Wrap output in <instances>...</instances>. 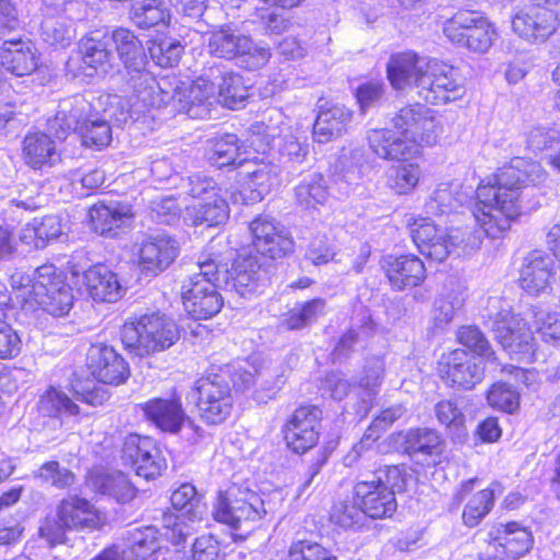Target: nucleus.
<instances>
[{"label": "nucleus", "instance_id": "f704fd0d", "mask_svg": "<svg viewBox=\"0 0 560 560\" xmlns=\"http://www.w3.org/2000/svg\"><path fill=\"white\" fill-rule=\"evenodd\" d=\"M57 516L69 530L96 529L104 520L100 512L88 500L78 495H69L57 505Z\"/></svg>", "mask_w": 560, "mask_h": 560}, {"label": "nucleus", "instance_id": "c03bdc74", "mask_svg": "<svg viewBox=\"0 0 560 560\" xmlns=\"http://www.w3.org/2000/svg\"><path fill=\"white\" fill-rule=\"evenodd\" d=\"M159 549L158 530L149 526L131 530L121 553L124 560H153Z\"/></svg>", "mask_w": 560, "mask_h": 560}, {"label": "nucleus", "instance_id": "412c9836", "mask_svg": "<svg viewBox=\"0 0 560 560\" xmlns=\"http://www.w3.org/2000/svg\"><path fill=\"white\" fill-rule=\"evenodd\" d=\"M322 411L314 406L298 408L284 428V440L295 453H305L318 441Z\"/></svg>", "mask_w": 560, "mask_h": 560}, {"label": "nucleus", "instance_id": "473e14b6", "mask_svg": "<svg viewBox=\"0 0 560 560\" xmlns=\"http://www.w3.org/2000/svg\"><path fill=\"white\" fill-rule=\"evenodd\" d=\"M83 285L88 294L96 302L113 303L126 293L118 276L106 265L97 264L83 273Z\"/></svg>", "mask_w": 560, "mask_h": 560}, {"label": "nucleus", "instance_id": "a878e982", "mask_svg": "<svg viewBox=\"0 0 560 560\" xmlns=\"http://www.w3.org/2000/svg\"><path fill=\"white\" fill-rule=\"evenodd\" d=\"M366 140L370 150L383 160L407 161L420 155L419 145L415 141H406L398 131L388 128L369 130Z\"/></svg>", "mask_w": 560, "mask_h": 560}, {"label": "nucleus", "instance_id": "052dcab7", "mask_svg": "<svg viewBox=\"0 0 560 560\" xmlns=\"http://www.w3.org/2000/svg\"><path fill=\"white\" fill-rule=\"evenodd\" d=\"M365 516V512L360 504H357L354 497L351 501L345 500L335 504L330 515L332 522L346 528L361 525Z\"/></svg>", "mask_w": 560, "mask_h": 560}, {"label": "nucleus", "instance_id": "c756f323", "mask_svg": "<svg viewBox=\"0 0 560 560\" xmlns=\"http://www.w3.org/2000/svg\"><path fill=\"white\" fill-rule=\"evenodd\" d=\"M178 255L175 240L161 235L142 242L139 249V267L148 276H156L164 271Z\"/></svg>", "mask_w": 560, "mask_h": 560}, {"label": "nucleus", "instance_id": "bb28decb", "mask_svg": "<svg viewBox=\"0 0 560 560\" xmlns=\"http://www.w3.org/2000/svg\"><path fill=\"white\" fill-rule=\"evenodd\" d=\"M381 266L390 285L396 290L418 287L425 279L423 261L412 254L385 256L381 260Z\"/></svg>", "mask_w": 560, "mask_h": 560}, {"label": "nucleus", "instance_id": "a18cd8bd", "mask_svg": "<svg viewBox=\"0 0 560 560\" xmlns=\"http://www.w3.org/2000/svg\"><path fill=\"white\" fill-rule=\"evenodd\" d=\"M214 75L218 86V103L231 109H237L244 106L248 97V90L243 78L233 71H219Z\"/></svg>", "mask_w": 560, "mask_h": 560}, {"label": "nucleus", "instance_id": "1a4fd4ad", "mask_svg": "<svg viewBox=\"0 0 560 560\" xmlns=\"http://www.w3.org/2000/svg\"><path fill=\"white\" fill-rule=\"evenodd\" d=\"M188 194L197 203L186 207L184 220L191 225L217 226L223 224L230 214L221 188L209 177L194 175L188 178Z\"/></svg>", "mask_w": 560, "mask_h": 560}, {"label": "nucleus", "instance_id": "c9c22d12", "mask_svg": "<svg viewBox=\"0 0 560 560\" xmlns=\"http://www.w3.org/2000/svg\"><path fill=\"white\" fill-rule=\"evenodd\" d=\"M0 58L4 69L16 77L33 73L39 62L37 49L28 39L5 40Z\"/></svg>", "mask_w": 560, "mask_h": 560}, {"label": "nucleus", "instance_id": "e2e57ef3", "mask_svg": "<svg viewBox=\"0 0 560 560\" xmlns=\"http://www.w3.org/2000/svg\"><path fill=\"white\" fill-rule=\"evenodd\" d=\"M82 142L86 147L103 149L112 141V128L104 119L90 120L88 125L81 127Z\"/></svg>", "mask_w": 560, "mask_h": 560}, {"label": "nucleus", "instance_id": "5701e85b", "mask_svg": "<svg viewBox=\"0 0 560 560\" xmlns=\"http://www.w3.org/2000/svg\"><path fill=\"white\" fill-rule=\"evenodd\" d=\"M387 488L381 480L372 478L358 481L353 486L352 493L357 504L362 506L366 516L386 518L390 517L397 509L396 497Z\"/></svg>", "mask_w": 560, "mask_h": 560}, {"label": "nucleus", "instance_id": "49530a36", "mask_svg": "<svg viewBox=\"0 0 560 560\" xmlns=\"http://www.w3.org/2000/svg\"><path fill=\"white\" fill-rule=\"evenodd\" d=\"M171 19V10L163 0H136L132 3L131 20L141 28L168 26Z\"/></svg>", "mask_w": 560, "mask_h": 560}, {"label": "nucleus", "instance_id": "f03ea898", "mask_svg": "<svg viewBox=\"0 0 560 560\" xmlns=\"http://www.w3.org/2000/svg\"><path fill=\"white\" fill-rule=\"evenodd\" d=\"M109 37L110 44L116 45L129 75L128 83L133 90L128 101L116 95L110 97V115L119 122L127 124L129 119L135 122L141 113L159 106L163 97L155 78L145 71L147 57L138 37L127 28H118Z\"/></svg>", "mask_w": 560, "mask_h": 560}, {"label": "nucleus", "instance_id": "9b49d317", "mask_svg": "<svg viewBox=\"0 0 560 560\" xmlns=\"http://www.w3.org/2000/svg\"><path fill=\"white\" fill-rule=\"evenodd\" d=\"M109 46L110 37L105 32L95 31L81 38L79 50L66 63L67 72L73 78H92L107 73L114 59Z\"/></svg>", "mask_w": 560, "mask_h": 560}, {"label": "nucleus", "instance_id": "9d476101", "mask_svg": "<svg viewBox=\"0 0 560 560\" xmlns=\"http://www.w3.org/2000/svg\"><path fill=\"white\" fill-rule=\"evenodd\" d=\"M265 514L262 499L256 492L235 485L219 492L212 510L217 522L235 529L261 520Z\"/></svg>", "mask_w": 560, "mask_h": 560}, {"label": "nucleus", "instance_id": "0eeeda50", "mask_svg": "<svg viewBox=\"0 0 560 560\" xmlns=\"http://www.w3.org/2000/svg\"><path fill=\"white\" fill-rule=\"evenodd\" d=\"M411 236L419 252L435 261H444L454 248L475 249L481 244L480 235L470 229L439 228L427 218L415 219Z\"/></svg>", "mask_w": 560, "mask_h": 560}, {"label": "nucleus", "instance_id": "a211bd4d", "mask_svg": "<svg viewBox=\"0 0 560 560\" xmlns=\"http://www.w3.org/2000/svg\"><path fill=\"white\" fill-rule=\"evenodd\" d=\"M481 359L464 349H455L442 355L439 373L446 385L458 389H471L483 378Z\"/></svg>", "mask_w": 560, "mask_h": 560}, {"label": "nucleus", "instance_id": "4468645a", "mask_svg": "<svg viewBox=\"0 0 560 560\" xmlns=\"http://www.w3.org/2000/svg\"><path fill=\"white\" fill-rule=\"evenodd\" d=\"M175 512L163 516V525L172 532L175 544L183 541L191 533V526L202 521L206 505L191 483L180 485L171 497Z\"/></svg>", "mask_w": 560, "mask_h": 560}, {"label": "nucleus", "instance_id": "37998d69", "mask_svg": "<svg viewBox=\"0 0 560 560\" xmlns=\"http://www.w3.org/2000/svg\"><path fill=\"white\" fill-rule=\"evenodd\" d=\"M404 408L400 405H396L384 409L378 416H376L372 424L365 431L363 438L359 443L353 445L352 450L345 456L343 462L346 466H352L362 456L363 452L368 451L372 443L380 438V432L386 430L404 413Z\"/></svg>", "mask_w": 560, "mask_h": 560}, {"label": "nucleus", "instance_id": "5fc2aeb1", "mask_svg": "<svg viewBox=\"0 0 560 560\" xmlns=\"http://www.w3.org/2000/svg\"><path fill=\"white\" fill-rule=\"evenodd\" d=\"M535 330L546 342L560 345V315L551 313L541 306L530 310Z\"/></svg>", "mask_w": 560, "mask_h": 560}, {"label": "nucleus", "instance_id": "f8f14e48", "mask_svg": "<svg viewBox=\"0 0 560 560\" xmlns=\"http://www.w3.org/2000/svg\"><path fill=\"white\" fill-rule=\"evenodd\" d=\"M209 52L218 58H241L249 70L265 66L270 52L267 48L258 47L252 39L231 26H223L211 32L208 38Z\"/></svg>", "mask_w": 560, "mask_h": 560}, {"label": "nucleus", "instance_id": "58836bf2", "mask_svg": "<svg viewBox=\"0 0 560 560\" xmlns=\"http://www.w3.org/2000/svg\"><path fill=\"white\" fill-rule=\"evenodd\" d=\"M141 409L149 421L168 433H177L186 419L177 399L154 398L144 402Z\"/></svg>", "mask_w": 560, "mask_h": 560}, {"label": "nucleus", "instance_id": "7ed1b4c3", "mask_svg": "<svg viewBox=\"0 0 560 560\" xmlns=\"http://www.w3.org/2000/svg\"><path fill=\"white\" fill-rule=\"evenodd\" d=\"M212 368L209 375L197 382L198 402L200 417L210 424L222 423L231 413L233 396L230 380L233 386L245 390L255 384L256 376L266 381L271 375L270 368L258 370L248 361H236L223 366Z\"/></svg>", "mask_w": 560, "mask_h": 560}, {"label": "nucleus", "instance_id": "f3484780", "mask_svg": "<svg viewBox=\"0 0 560 560\" xmlns=\"http://www.w3.org/2000/svg\"><path fill=\"white\" fill-rule=\"evenodd\" d=\"M394 127L406 141L422 145H432L438 141L439 122L429 107L415 104L401 108L393 118Z\"/></svg>", "mask_w": 560, "mask_h": 560}, {"label": "nucleus", "instance_id": "ddd939ff", "mask_svg": "<svg viewBox=\"0 0 560 560\" xmlns=\"http://www.w3.org/2000/svg\"><path fill=\"white\" fill-rule=\"evenodd\" d=\"M280 138L278 148L282 158H287L291 162H302L306 155V145L301 143L289 127L283 125L282 115L275 112L269 116V122L257 121L249 128V138L246 140L248 147L257 153H265L271 141Z\"/></svg>", "mask_w": 560, "mask_h": 560}, {"label": "nucleus", "instance_id": "c85d7f7f", "mask_svg": "<svg viewBox=\"0 0 560 560\" xmlns=\"http://www.w3.org/2000/svg\"><path fill=\"white\" fill-rule=\"evenodd\" d=\"M221 282L230 284L241 296L258 292L265 284V271L256 257L248 256L237 258L228 270L225 266H220Z\"/></svg>", "mask_w": 560, "mask_h": 560}, {"label": "nucleus", "instance_id": "680f3d73", "mask_svg": "<svg viewBox=\"0 0 560 560\" xmlns=\"http://www.w3.org/2000/svg\"><path fill=\"white\" fill-rule=\"evenodd\" d=\"M288 560H337V557L317 542L298 540L290 546Z\"/></svg>", "mask_w": 560, "mask_h": 560}, {"label": "nucleus", "instance_id": "6ab92c4d", "mask_svg": "<svg viewBox=\"0 0 560 560\" xmlns=\"http://www.w3.org/2000/svg\"><path fill=\"white\" fill-rule=\"evenodd\" d=\"M493 330L500 345L512 358L523 360L533 355V332L520 315L502 310L494 319Z\"/></svg>", "mask_w": 560, "mask_h": 560}, {"label": "nucleus", "instance_id": "79ce46f5", "mask_svg": "<svg viewBox=\"0 0 560 560\" xmlns=\"http://www.w3.org/2000/svg\"><path fill=\"white\" fill-rule=\"evenodd\" d=\"M88 485L97 493L114 498L117 502H129L136 495V488L120 471L110 474L92 471Z\"/></svg>", "mask_w": 560, "mask_h": 560}, {"label": "nucleus", "instance_id": "f257e3e1", "mask_svg": "<svg viewBox=\"0 0 560 560\" xmlns=\"http://www.w3.org/2000/svg\"><path fill=\"white\" fill-rule=\"evenodd\" d=\"M546 178L541 165L524 158H514L487 183L477 187L472 215L485 235L500 237L521 213L522 189Z\"/></svg>", "mask_w": 560, "mask_h": 560}, {"label": "nucleus", "instance_id": "774afa93", "mask_svg": "<svg viewBox=\"0 0 560 560\" xmlns=\"http://www.w3.org/2000/svg\"><path fill=\"white\" fill-rule=\"evenodd\" d=\"M35 476L60 489L70 487L74 482V475L69 469L61 468L58 462L45 463Z\"/></svg>", "mask_w": 560, "mask_h": 560}, {"label": "nucleus", "instance_id": "20e7f679", "mask_svg": "<svg viewBox=\"0 0 560 560\" xmlns=\"http://www.w3.org/2000/svg\"><path fill=\"white\" fill-rule=\"evenodd\" d=\"M11 283L16 302L25 311L42 308L52 316L61 317L73 306L72 289L54 265L38 267L32 277L15 272Z\"/></svg>", "mask_w": 560, "mask_h": 560}, {"label": "nucleus", "instance_id": "393cba45", "mask_svg": "<svg viewBox=\"0 0 560 560\" xmlns=\"http://www.w3.org/2000/svg\"><path fill=\"white\" fill-rule=\"evenodd\" d=\"M553 281V260L548 255L534 250L523 259L518 283L526 293L533 296L547 293Z\"/></svg>", "mask_w": 560, "mask_h": 560}, {"label": "nucleus", "instance_id": "cd10ccee", "mask_svg": "<svg viewBox=\"0 0 560 560\" xmlns=\"http://www.w3.org/2000/svg\"><path fill=\"white\" fill-rule=\"evenodd\" d=\"M88 361L92 375L104 384L118 385L129 376L127 362L112 347L92 346Z\"/></svg>", "mask_w": 560, "mask_h": 560}, {"label": "nucleus", "instance_id": "8fccbe9b", "mask_svg": "<svg viewBox=\"0 0 560 560\" xmlns=\"http://www.w3.org/2000/svg\"><path fill=\"white\" fill-rule=\"evenodd\" d=\"M74 37L73 22L66 18H47L42 23V38L50 46L65 48Z\"/></svg>", "mask_w": 560, "mask_h": 560}, {"label": "nucleus", "instance_id": "4c0bfd02", "mask_svg": "<svg viewBox=\"0 0 560 560\" xmlns=\"http://www.w3.org/2000/svg\"><path fill=\"white\" fill-rule=\"evenodd\" d=\"M22 156L25 164L33 170L51 167L60 159L56 141L39 131L28 132L24 137Z\"/></svg>", "mask_w": 560, "mask_h": 560}, {"label": "nucleus", "instance_id": "13d9d810", "mask_svg": "<svg viewBox=\"0 0 560 560\" xmlns=\"http://www.w3.org/2000/svg\"><path fill=\"white\" fill-rule=\"evenodd\" d=\"M326 302L323 299H314L294 308L287 318L290 329H300L315 322L325 312Z\"/></svg>", "mask_w": 560, "mask_h": 560}, {"label": "nucleus", "instance_id": "6e6d98bb", "mask_svg": "<svg viewBox=\"0 0 560 560\" xmlns=\"http://www.w3.org/2000/svg\"><path fill=\"white\" fill-rule=\"evenodd\" d=\"M494 501V490L483 489L470 497L464 511V524L469 527L477 526L481 520L491 511Z\"/></svg>", "mask_w": 560, "mask_h": 560}, {"label": "nucleus", "instance_id": "09e8293b", "mask_svg": "<svg viewBox=\"0 0 560 560\" xmlns=\"http://www.w3.org/2000/svg\"><path fill=\"white\" fill-rule=\"evenodd\" d=\"M296 201L305 209L323 205L328 198V186L320 174H312L295 188Z\"/></svg>", "mask_w": 560, "mask_h": 560}, {"label": "nucleus", "instance_id": "bf43d9fd", "mask_svg": "<svg viewBox=\"0 0 560 560\" xmlns=\"http://www.w3.org/2000/svg\"><path fill=\"white\" fill-rule=\"evenodd\" d=\"M156 448L158 446L151 438L130 434L124 442L122 459L133 467L145 456L150 457V453Z\"/></svg>", "mask_w": 560, "mask_h": 560}, {"label": "nucleus", "instance_id": "ea45409f", "mask_svg": "<svg viewBox=\"0 0 560 560\" xmlns=\"http://www.w3.org/2000/svg\"><path fill=\"white\" fill-rule=\"evenodd\" d=\"M470 191L458 184L443 182L436 185L424 203L428 214L443 215L456 211L468 203Z\"/></svg>", "mask_w": 560, "mask_h": 560}, {"label": "nucleus", "instance_id": "4d7b16f0", "mask_svg": "<svg viewBox=\"0 0 560 560\" xmlns=\"http://www.w3.org/2000/svg\"><path fill=\"white\" fill-rule=\"evenodd\" d=\"M183 49L178 40L164 38L152 43L149 47V52L156 65L163 68H172L179 62Z\"/></svg>", "mask_w": 560, "mask_h": 560}, {"label": "nucleus", "instance_id": "b1692460", "mask_svg": "<svg viewBox=\"0 0 560 560\" xmlns=\"http://www.w3.org/2000/svg\"><path fill=\"white\" fill-rule=\"evenodd\" d=\"M430 60L412 51L393 55L387 63V78L392 86L396 90H404L416 85L421 92L422 79L427 77Z\"/></svg>", "mask_w": 560, "mask_h": 560}, {"label": "nucleus", "instance_id": "7c9ffc66", "mask_svg": "<svg viewBox=\"0 0 560 560\" xmlns=\"http://www.w3.org/2000/svg\"><path fill=\"white\" fill-rule=\"evenodd\" d=\"M253 155L249 152L243 160H240V175L244 185L249 189L257 191L261 197L277 184L279 170L278 166L268 161L265 153H257L253 149Z\"/></svg>", "mask_w": 560, "mask_h": 560}, {"label": "nucleus", "instance_id": "dca6fc26", "mask_svg": "<svg viewBox=\"0 0 560 560\" xmlns=\"http://www.w3.org/2000/svg\"><path fill=\"white\" fill-rule=\"evenodd\" d=\"M422 79L420 96L428 103L440 105L459 100L465 94V86L458 71L451 65L431 59Z\"/></svg>", "mask_w": 560, "mask_h": 560}, {"label": "nucleus", "instance_id": "0e129e2a", "mask_svg": "<svg viewBox=\"0 0 560 560\" xmlns=\"http://www.w3.org/2000/svg\"><path fill=\"white\" fill-rule=\"evenodd\" d=\"M487 400L493 408L513 412L518 407L520 396L511 385L495 383L489 389Z\"/></svg>", "mask_w": 560, "mask_h": 560}, {"label": "nucleus", "instance_id": "e433bc0d", "mask_svg": "<svg viewBox=\"0 0 560 560\" xmlns=\"http://www.w3.org/2000/svg\"><path fill=\"white\" fill-rule=\"evenodd\" d=\"M467 298V288L458 280L450 279L434 301L433 322L436 328H444L462 311Z\"/></svg>", "mask_w": 560, "mask_h": 560}, {"label": "nucleus", "instance_id": "2eb2a0df", "mask_svg": "<svg viewBox=\"0 0 560 560\" xmlns=\"http://www.w3.org/2000/svg\"><path fill=\"white\" fill-rule=\"evenodd\" d=\"M513 33L528 44L545 43L559 26V18L550 8L526 4L520 8L511 19Z\"/></svg>", "mask_w": 560, "mask_h": 560}, {"label": "nucleus", "instance_id": "423d86ee", "mask_svg": "<svg viewBox=\"0 0 560 560\" xmlns=\"http://www.w3.org/2000/svg\"><path fill=\"white\" fill-rule=\"evenodd\" d=\"M221 284V271L213 259L199 261L182 285V300L185 311L197 320L209 319L217 315L223 299L218 291Z\"/></svg>", "mask_w": 560, "mask_h": 560}, {"label": "nucleus", "instance_id": "de8ad7c7", "mask_svg": "<svg viewBox=\"0 0 560 560\" xmlns=\"http://www.w3.org/2000/svg\"><path fill=\"white\" fill-rule=\"evenodd\" d=\"M187 98L190 103L188 108L190 115L208 114L209 107L218 103L217 80L196 79L189 86Z\"/></svg>", "mask_w": 560, "mask_h": 560}, {"label": "nucleus", "instance_id": "a19ab883", "mask_svg": "<svg viewBox=\"0 0 560 560\" xmlns=\"http://www.w3.org/2000/svg\"><path fill=\"white\" fill-rule=\"evenodd\" d=\"M89 215L94 231L107 235L124 226L132 218V211L127 203L110 201L94 205Z\"/></svg>", "mask_w": 560, "mask_h": 560}, {"label": "nucleus", "instance_id": "39448f33", "mask_svg": "<svg viewBox=\"0 0 560 560\" xmlns=\"http://www.w3.org/2000/svg\"><path fill=\"white\" fill-rule=\"evenodd\" d=\"M120 336L130 352L143 357L172 347L179 339V331L166 315L151 313L127 319Z\"/></svg>", "mask_w": 560, "mask_h": 560}, {"label": "nucleus", "instance_id": "3c124183", "mask_svg": "<svg viewBox=\"0 0 560 560\" xmlns=\"http://www.w3.org/2000/svg\"><path fill=\"white\" fill-rule=\"evenodd\" d=\"M422 176L418 163H405L393 167L388 174V186L397 195H408L415 190Z\"/></svg>", "mask_w": 560, "mask_h": 560}, {"label": "nucleus", "instance_id": "aec40b11", "mask_svg": "<svg viewBox=\"0 0 560 560\" xmlns=\"http://www.w3.org/2000/svg\"><path fill=\"white\" fill-rule=\"evenodd\" d=\"M488 544L497 557L516 560L530 551L534 536L528 527L518 522L500 523L489 530Z\"/></svg>", "mask_w": 560, "mask_h": 560}, {"label": "nucleus", "instance_id": "6e6552de", "mask_svg": "<svg viewBox=\"0 0 560 560\" xmlns=\"http://www.w3.org/2000/svg\"><path fill=\"white\" fill-rule=\"evenodd\" d=\"M443 32L450 42L477 55L487 54L499 37L495 25L474 11H458L445 21Z\"/></svg>", "mask_w": 560, "mask_h": 560}, {"label": "nucleus", "instance_id": "72a5a7b5", "mask_svg": "<svg viewBox=\"0 0 560 560\" xmlns=\"http://www.w3.org/2000/svg\"><path fill=\"white\" fill-rule=\"evenodd\" d=\"M90 110V103L82 96L63 100L56 116L48 121V130L54 132L57 139H65L71 131L81 133V127L91 120L88 118Z\"/></svg>", "mask_w": 560, "mask_h": 560}, {"label": "nucleus", "instance_id": "69168bd1", "mask_svg": "<svg viewBox=\"0 0 560 560\" xmlns=\"http://www.w3.org/2000/svg\"><path fill=\"white\" fill-rule=\"evenodd\" d=\"M435 413L438 420L451 431L460 434L464 430L466 419L455 401L442 400L438 402Z\"/></svg>", "mask_w": 560, "mask_h": 560}, {"label": "nucleus", "instance_id": "603ef678", "mask_svg": "<svg viewBox=\"0 0 560 560\" xmlns=\"http://www.w3.org/2000/svg\"><path fill=\"white\" fill-rule=\"evenodd\" d=\"M39 411L48 417L60 415L75 416L79 413V407L63 392L50 387L39 398Z\"/></svg>", "mask_w": 560, "mask_h": 560}, {"label": "nucleus", "instance_id": "4be33fe9", "mask_svg": "<svg viewBox=\"0 0 560 560\" xmlns=\"http://www.w3.org/2000/svg\"><path fill=\"white\" fill-rule=\"evenodd\" d=\"M253 245L258 253L272 259L291 253L294 242L289 231L268 217H259L250 223Z\"/></svg>", "mask_w": 560, "mask_h": 560}, {"label": "nucleus", "instance_id": "864d4df0", "mask_svg": "<svg viewBox=\"0 0 560 560\" xmlns=\"http://www.w3.org/2000/svg\"><path fill=\"white\" fill-rule=\"evenodd\" d=\"M248 153L249 151L246 149L244 152H241V149L237 145L236 136L226 135L213 144L209 153V161L218 167H223L231 164L238 167L237 162L243 160L244 156H246Z\"/></svg>", "mask_w": 560, "mask_h": 560}, {"label": "nucleus", "instance_id": "338daca9", "mask_svg": "<svg viewBox=\"0 0 560 560\" xmlns=\"http://www.w3.org/2000/svg\"><path fill=\"white\" fill-rule=\"evenodd\" d=\"M458 341L478 357L490 358L493 352L483 334L475 326H464L458 330Z\"/></svg>", "mask_w": 560, "mask_h": 560}, {"label": "nucleus", "instance_id": "2f4dec72", "mask_svg": "<svg viewBox=\"0 0 560 560\" xmlns=\"http://www.w3.org/2000/svg\"><path fill=\"white\" fill-rule=\"evenodd\" d=\"M353 120V112L341 104H327L319 108L313 126V137L318 143H327L347 133Z\"/></svg>", "mask_w": 560, "mask_h": 560}]
</instances>
